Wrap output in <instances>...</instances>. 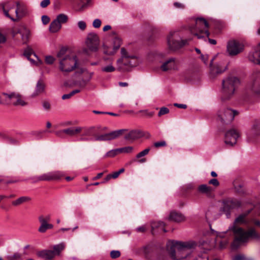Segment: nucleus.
Returning <instances> with one entry per match:
<instances>
[{
	"instance_id": "obj_1",
	"label": "nucleus",
	"mask_w": 260,
	"mask_h": 260,
	"mask_svg": "<svg viewBox=\"0 0 260 260\" xmlns=\"http://www.w3.org/2000/svg\"><path fill=\"white\" fill-rule=\"evenodd\" d=\"M248 211L246 214L240 215L236 218L234 225L232 230L234 234L235 239L231 244L232 249H236L242 244L247 242L250 238H257L259 235L253 228H249L247 231H245L242 228L238 226V225L246 224H248L249 221L246 218V215L249 213Z\"/></svg>"
},
{
	"instance_id": "obj_2",
	"label": "nucleus",
	"mask_w": 260,
	"mask_h": 260,
	"mask_svg": "<svg viewBox=\"0 0 260 260\" xmlns=\"http://www.w3.org/2000/svg\"><path fill=\"white\" fill-rule=\"evenodd\" d=\"M197 243L193 241L186 242L172 241L167 245V249L173 260H189L190 251L194 249Z\"/></svg>"
},
{
	"instance_id": "obj_3",
	"label": "nucleus",
	"mask_w": 260,
	"mask_h": 260,
	"mask_svg": "<svg viewBox=\"0 0 260 260\" xmlns=\"http://www.w3.org/2000/svg\"><path fill=\"white\" fill-rule=\"evenodd\" d=\"M59 69L63 73L74 71L78 64V59L74 54L68 53L65 48H62L57 53Z\"/></svg>"
},
{
	"instance_id": "obj_4",
	"label": "nucleus",
	"mask_w": 260,
	"mask_h": 260,
	"mask_svg": "<svg viewBox=\"0 0 260 260\" xmlns=\"http://www.w3.org/2000/svg\"><path fill=\"white\" fill-rule=\"evenodd\" d=\"M209 27V23L203 18H197L196 19L195 24L189 27V31L192 35L199 39H208L209 43L211 45H215L217 42L214 39H210V32L208 30Z\"/></svg>"
},
{
	"instance_id": "obj_5",
	"label": "nucleus",
	"mask_w": 260,
	"mask_h": 260,
	"mask_svg": "<svg viewBox=\"0 0 260 260\" xmlns=\"http://www.w3.org/2000/svg\"><path fill=\"white\" fill-rule=\"evenodd\" d=\"M187 42L188 40L182 39L181 32L178 31H170L167 38L168 46L170 49L173 51L182 47Z\"/></svg>"
},
{
	"instance_id": "obj_6",
	"label": "nucleus",
	"mask_w": 260,
	"mask_h": 260,
	"mask_svg": "<svg viewBox=\"0 0 260 260\" xmlns=\"http://www.w3.org/2000/svg\"><path fill=\"white\" fill-rule=\"evenodd\" d=\"M11 32L13 38L16 37L17 34H20L23 44H26L28 41L30 31L25 26L22 25L15 26L12 28Z\"/></svg>"
},
{
	"instance_id": "obj_7",
	"label": "nucleus",
	"mask_w": 260,
	"mask_h": 260,
	"mask_svg": "<svg viewBox=\"0 0 260 260\" xmlns=\"http://www.w3.org/2000/svg\"><path fill=\"white\" fill-rule=\"evenodd\" d=\"M8 105L12 104L15 106H25L28 103L24 98L19 93L17 92H8Z\"/></svg>"
},
{
	"instance_id": "obj_8",
	"label": "nucleus",
	"mask_w": 260,
	"mask_h": 260,
	"mask_svg": "<svg viewBox=\"0 0 260 260\" xmlns=\"http://www.w3.org/2000/svg\"><path fill=\"white\" fill-rule=\"evenodd\" d=\"M99 42V38L96 34L91 32L88 35L86 43L89 50L92 52L98 51Z\"/></svg>"
},
{
	"instance_id": "obj_9",
	"label": "nucleus",
	"mask_w": 260,
	"mask_h": 260,
	"mask_svg": "<svg viewBox=\"0 0 260 260\" xmlns=\"http://www.w3.org/2000/svg\"><path fill=\"white\" fill-rule=\"evenodd\" d=\"M244 49V45L240 42L232 40L229 41V55L235 56Z\"/></svg>"
},
{
	"instance_id": "obj_10",
	"label": "nucleus",
	"mask_w": 260,
	"mask_h": 260,
	"mask_svg": "<svg viewBox=\"0 0 260 260\" xmlns=\"http://www.w3.org/2000/svg\"><path fill=\"white\" fill-rule=\"evenodd\" d=\"M15 5L16 10L15 13L16 18H14V19H15L14 21V22L18 21L28 14L27 7L23 2L17 1L15 2Z\"/></svg>"
},
{
	"instance_id": "obj_11",
	"label": "nucleus",
	"mask_w": 260,
	"mask_h": 260,
	"mask_svg": "<svg viewBox=\"0 0 260 260\" xmlns=\"http://www.w3.org/2000/svg\"><path fill=\"white\" fill-rule=\"evenodd\" d=\"M125 129H119L112 131L109 133L98 136L95 137L94 140L99 141H106L114 140L122 135Z\"/></svg>"
},
{
	"instance_id": "obj_12",
	"label": "nucleus",
	"mask_w": 260,
	"mask_h": 260,
	"mask_svg": "<svg viewBox=\"0 0 260 260\" xmlns=\"http://www.w3.org/2000/svg\"><path fill=\"white\" fill-rule=\"evenodd\" d=\"M82 130V127L80 126L71 127L68 128L59 130L55 132V135L60 138H64V134L70 137L76 136Z\"/></svg>"
},
{
	"instance_id": "obj_13",
	"label": "nucleus",
	"mask_w": 260,
	"mask_h": 260,
	"mask_svg": "<svg viewBox=\"0 0 260 260\" xmlns=\"http://www.w3.org/2000/svg\"><path fill=\"white\" fill-rule=\"evenodd\" d=\"M253 80L250 86V89L256 94L260 93V71L256 72L251 75Z\"/></svg>"
},
{
	"instance_id": "obj_14",
	"label": "nucleus",
	"mask_w": 260,
	"mask_h": 260,
	"mask_svg": "<svg viewBox=\"0 0 260 260\" xmlns=\"http://www.w3.org/2000/svg\"><path fill=\"white\" fill-rule=\"evenodd\" d=\"M240 137V134L238 129L232 127L229 129V146H234Z\"/></svg>"
},
{
	"instance_id": "obj_15",
	"label": "nucleus",
	"mask_w": 260,
	"mask_h": 260,
	"mask_svg": "<svg viewBox=\"0 0 260 260\" xmlns=\"http://www.w3.org/2000/svg\"><path fill=\"white\" fill-rule=\"evenodd\" d=\"M240 84L239 79L236 77H229V96L233 95Z\"/></svg>"
},
{
	"instance_id": "obj_16",
	"label": "nucleus",
	"mask_w": 260,
	"mask_h": 260,
	"mask_svg": "<svg viewBox=\"0 0 260 260\" xmlns=\"http://www.w3.org/2000/svg\"><path fill=\"white\" fill-rule=\"evenodd\" d=\"M178 62L175 58H171L166 60L161 66V69L163 71L171 70H177Z\"/></svg>"
},
{
	"instance_id": "obj_17",
	"label": "nucleus",
	"mask_w": 260,
	"mask_h": 260,
	"mask_svg": "<svg viewBox=\"0 0 260 260\" xmlns=\"http://www.w3.org/2000/svg\"><path fill=\"white\" fill-rule=\"evenodd\" d=\"M248 59L254 63L260 64V43L254 48L253 51L249 53Z\"/></svg>"
},
{
	"instance_id": "obj_18",
	"label": "nucleus",
	"mask_w": 260,
	"mask_h": 260,
	"mask_svg": "<svg viewBox=\"0 0 260 260\" xmlns=\"http://www.w3.org/2000/svg\"><path fill=\"white\" fill-rule=\"evenodd\" d=\"M143 131L139 129H133L125 135L124 139L132 142L143 137Z\"/></svg>"
},
{
	"instance_id": "obj_19",
	"label": "nucleus",
	"mask_w": 260,
	"mask_h": 260,
	"mask_svg": "<svg viewBox=\"0 0 260 260\" xmlns=\"http://www.w3.org/2000/svg\"><path fill=\"white\" fill-rule=\"evenodd\" d=\"M15 5V3H12L10 2H6L1 4V7L5 15L10 18L12 21H15L14 18L12 17L9 13L10 10L13 9Z\"/></svg>"
},
{
	"instance_id": "obj_20",
	"label": "nucleus",
	"mask_w": 260,
	"mask_h": 260,
	"mask_svg": "<svg viewBox=\"0 0 260 260\" xmlns=\"http://www.w3.org/2000/svg\"><path fill=\"white\" fill-rule=\"evenodd\" d=\"M227 231L223 233H218L216 235V243H219V248L222 249L225 248L227 245V240L225 237Z\"/></svg>"
},
{
	"instance_id": "obj_21",
	"label": "nucleus",
	"mask_w": 260,
	"mask_h": 260,
	"mask_svg": "<svg viewBox=\"0 0 260 260\" xmlns=\"http://www.w3.org/2000/svg\"><path fill=\"white\" fill-rule=\"evenodd\" d=\"M227 119V108L223 107L221 108L217 113V121L221 126L226 125Z\"/></svg>"
},
{
	"instance_id": "obj_22",
	"label": "nucleus",
	"mask_w": 260,
	"mask_h": 260,
	"mask_svg": "<svg viewBox=\"0 0 260 260\" xmlns=\"http://www.w3.org/2000/svg\"><path fill=\"white\" fill-rule=\"evenodd\" d=\"M45 85L42 80H39L36 84L35 90L31 94L33 98L36 97L45 92Z\"/></svg>"
},
{
	"instance_id": "obj_23",
	"label": "nucleus",
	"mask_w": 260,
	"mask_h": 260,
	"mask_svg": "<svg viewBox=\"0 0 260 260\" xmlns=\"http://www.w3.org/2000/svg\"><path fill=\"white\" fill-rule=\"evenodd\" d=\"M198 190L201 193L205 194L207 197H211L214 189L211 186L203 184L198 186Z\"/></svg>"
},
{
	"instance_id": "obj_24",
	"label": "nucleus",
	"mask_w": 260,
	"mask_h": 260,
	"mask_svg": "<svg viewBox=\"0 0 260 260\" xmlns=\"http://www.w3.org/2000/svg\"><path fill=\"white\" fill-rule=\"evenodd\" d=\"M39 220L41 223V225L39 227L38 231L39 232L43 233H45L48 229H51L53 228V225L52 224L48 223L43 218V215H41L39 217Z\"/></svg>"
},
{
	"instance_id": "obj_25",
	"label": "nucleus",
	"mask_w": 260,
	"mask_h": 260,
	"mask_svg": "<svg viewBox=\"0 0 260 260\" xmlns=\"http://www.w3.org/2000/svg\"><path fill=\"white\" fill-rule=\"evenodd\" d=\"M113 49L112 51L104 50V53L108 55H113L120 48L121 44V40L118 37H115L113 39Z\"/></svg>"
},
{
	"instance_id": "obj_26",
	"label": "nucleus",
	"mask_w": 260,
	"mask_h": 260,
	"mask_svg": "<svg viewBox=\"0 0 260 260\" xmlns=\"http://www.w3.org/2000/svg\"><path fill=\"white\" fill-rule=\"evenodd\" d=\"M259 135H260L259 128L256 125H253L247 133V140L248 141H251L253 138Z\"/></svg>"
},
{
	"instance_id": "obj_27",
	"label": "nucleus",
	"mask_w": 260,
	"mask_h": 260,
	"mask_svg": "<svg viewBox=\"0 0 260 260\" xmlns=\"http://www.w3.org/2000/svg\"><path fill=\"white\" fill-rule=\"evenodd\" d=\"M38 256L45 260H51L54 257V253L51 250H44L38 252Z\"/></svg>"
},
{
	"instance_id": "obj_28",
	"label": "nucleus",
	"mask_w": 260,
	"mask_h": 260,
	"mask_svg": "<svg viewBox=\"0 0 260 260\" xmlns=\"http://www.w3.org/2000/svg\"><path fill=\"white\" fill-rule=\"evenodd\" d=\"M169 219L175 222H181L184 219V217L182 214L172 211L170 214Z\"/></svg>"
},
{
	"instance_id": "obj_29",
	"label": "nucleus",
	"mask_w": 260,
	"mask_h": 260,
	"mask_svg": "<svg viewBox=\"0 0 260 260\" xmlns=\"http://www.w3.org/2000/svg\"><path fill=\"white\" fill-rule=\"evenodd\" d=\"M31 198L28 196H21L12 202V204L14 206H18L25 203L30 201Z\"/></svg>"
},
{
	"instance_id": "obj_30",
	"label": "nucleus",
	"mask_w": 260,
	"mask_h": 260,
	"mask_svg": "<svg viewBox=\"0 0 260 260\" xmlns=\"http://www.w3.org/2000/svg\"><path fill=\"white\" fill-rule=\"evenodd\" d=\"M228 68V64L223 63H219L213 67L212 72L217 74L222 73Z\"/></svg>"
},
{
	"instance_id": "obj_31",
	"label": "nucleus",
	"mask_w": 260,
	"mask_h": 260,
	"mask_svg": "<svg viewBox=\"0 0 260 260\" xmlns=\"http://www.w3.org/2000/svg\"><path fill=\"white\" fill-rule=\"evenodd\" d=\"M138 64V58L134 55L130 56L129 58L125 60L122 64L125 66L134 67Z\"/></svg>"
},
{
	"instance_id": "obj_32",
	"label": "nucleus",
	"mask_w": 260,
	"mask_h": 260,
	"mask_svg": "<svg viewBox=\"0 0 260 260\" xmlns=\"http://www.w3.org/2000/svg\"><path fill=\"white\" fill-rule=\"evenodd\" d=\"M165 224L162 221H152L151 223V232L153 234H154V230L157 229H162L164 232H166V230L164 229Z\"/></svg>"
},
{
	"instance_id": "obj_33",
	"label": "nucleus",
	"mask_w": 260,
	"mask_h": 260,
	"mask_svg": "<svg viewBox=\"0 0 260 260\" xmlns=\"http://www.w3.org/2000/svg\"><path fill=\"white\" fill-rule=\"evenodd\" d=\"M121 58H119L117 60V63L119 66V68L120 69H121L122 68V63L123 62L129 57L130 56L127 55V52L126 50L124 48H122L121 49Z\"/></svg>"
},
{
	"instance_id": "obj_34",
	"label": "nucleus",
	"mask_w": 260,
	"mask_h": 260,
	"mask_svg": "<svg viewBox=\"0 0 260 260\" xmlns=\"http://www.w3.org/2000/svg\"><path fill=\"white\" fill-rule=\"evenodd\" d=\"M150 149L149 148H146L144 149V150L142 151L141 152L138 153L136 156V158L137 159H139L138 160V162L139 163H144L146 161V159L145 158H142L141 157L147 155L150 151Z\"/></svg>"
},
{
	"instance_id": "obj_35",
	"label": "nucleus",
	"mask_w": 260,
	"mask_h": 260,
	"mask_svg": "<svg viewBox=\"0 0 260 260\" xmlns=\"http://www.w3.org/2000/svg\"><path fill=\"white\" fill-rule=\"evenodd\" d=\"M33 54L35 57H37V55L34 52L30 46H27L24 50L23 55L25 56L28 60H30L31 63H35V60L31 59H30L29 57L31 55Z\"/></svg>"
},
{
	"instance_id": "obj_36",
	"label": "nucleus",
	"mask_w": 260,
	"mask_h": 260,
	"mask_svg": "<svg viewBox=\"0 0 260 260\" xmlns=\"http://www.w3.org/2000/svg\"><path fill=\"white\" fill-rule=\"evenodd\" d=\"M61 27V25L54 19L50 24L49 30L51 32H57Z\"/></svg>"
},
{
	"instance_id": "obj_37",
	"label": "nucleus",
	"mask_w": 260,
	"mask_h": 260,
	"mask_svg": "<svg viewBox=\"0 0 260 260\" xmlns=\"http://www.w3.org/2000/svg\"><path fill=\"white\" fill-rule=\"evenodd\" d=\"M65 247L64 243H61L59 244L55 245L53 246V250H52L54 253V255H59Z\"/></svg>"
},
{
	"instance_id": "obj_38",
	"label": "nucleus",
	"mask_w": 260,
	"mask_h": 260,
	"mask_svg": "<svg viewBox=\"0 0 260 260\" xmlns=\"http://www.w3.org/2000/svg\"><path fill=\"white\" fill-rule=\"evenodd\" d=\"M55 20L61 25L66 23L68 20V16L64 14H60L56 16Z\"/></svg>"
},
{
	"instance_id": "obj_39",
	"label": "nucleus",
	"mask_w": 260,
	"mask_h": 260,
	"mask_svg": "<svg viewBox=\"0 0 260 260\" xmlns=\"http://www.w3.org/2000/svg\"><path fill=\"white\" fill-rule=\"evenodd\" d=\"M117 149L119 153H132L134 150L133 146H126Z\"/></svg>"
},
{
	"instance_id": "obj_40",
	"label": "nucleus",
	"mask_w": 260,
	"mask_h": 260,
	"mask_svg": "<svg viewBox=\"0 0 260 260\" xmlns=\"http://www.w3.org/2000/svg\"><path fill=\"white\" fill-rule=\"evenodd\" d=\"M91 2V0H80V2L78 4L79 10L82 11L86 8Z\"/></svg>"
},
{
	"instance_id": "obj_41",
	"label": "nucleus",
	"mask_w": 260,
	"mask_h": 260,
	"mask_svg": "<svg viewBox=\"0 0 260 260\" xmlns=\"http://www.w3.org/2000/svg\"><path fill=\"white\" fill-rule=\"evenodd\" d=\"M39 181H51L52 180L51 172L42 174L38 177Z\"/></svg>"
},
{
	"instance_id": "obj_42",
	"label": "nucleus",
	"mask_w": 260,
	"mask_h": 260,
	"mask_svg": "<svg viewBox=\"0 0 260 260\" xmlns=\"http://www.w3.org/2000/svg\"><path fill=\"white\" fill-rule=\"evenodd\" d=\"M8 93L3 92L0 93V104L8 105Z\"/></svg>"
},
{
	"instance_id": "obj_43",
	"label": "nucleus",
	"mask_w": 260,
	"mask_h": 260,
	"mask_svg": "<svg viewBox=\"0 0 260 260\" xmlns=\"http://www.w3.org/2000/svg\"><path fill=\"white\" fill-rule=\"evenodd\" d=\"M239 112L238 111L229 109V121H232L234 120L235 117L238 115Z\"/></svg>"
},
{
	"instance_id": "obj_44",
	"label": "nucleus",
	"mask_w": 260,
	"mask_h": 260,
	"mask_svg": "<svg viewBox=\"0 0 260 260\" xmlns=\"http://www.w3.org/2000/svg\"><path fill=\"white\" fill-rule=\"evenodd\" d=\"M220 204V211H223L228 216V201L223 200Z\"/></svg>"
},
{
	"instance_id": "obj_45",
	"label": "nucleus",
	"mask_w": 260,
	"mask_h": 260,
	"mask_svg": "<svg viewBox=\"0 0 260 260\" xmlns=\"http://www.w3.org/2000/svg\"><path fill=\"white\" fill-rule=\"evenodd\" d=\"M219 58L220 59H224L225 61L226 59V55L225 54L218 53L216 55H215L210 61V66H212L213 63V61Z\"/></svg>"
},
{
	"instance_id": "obj_46",
	"label": "nucleus",
	"mask_w": 260,
	"mask_h": 260,
	"mask_svg": "<svg viewBox=\"0 0 260 260\" xmlns=\"http://www.w3.org/2000/svg\"><path fill=\"white\" fill-rule=\"evenodd\" d=\"M52 180H58L63 176V173L60 171L51 172Z\"/></svg>"
},
{
	"instance_id": "obj_47",
	"label": "nucleus",
	"mask_w": 260,
	"mask_h": 260,
	"mask_svg": "<svg viewBox=\"0 0 260 260\" xmlns=\"http://www.w3.org/2000/svg\"><path fill=\"white\" fill-rule=\"evenodd\" d=\"M119 154L118 149H112L109 151L105 155V157H113Z\"/></svg>"
},
{
	"instance_id": "obj_48",
	"label": "nucleus",
	"mask_w": 260,
	"mask_h": 260,
	"mask_svg": "<svg viewBox=\"0 0 260 260\" xmlns=\"http://www.w3.org/2000/svg\"><path fill=\"white\" fill-rule=\"evenodd\" d=\"M101 70L103 72L111 73L114 72L115 70V68L111 64H110L102 67Z\"/></svg>"
},
{
	"instance_id": "obj_49",
	"label": "nucleus",
	"mask_w": 260,
	"mask_h": 260,
	"mask_svg": "<svg viewBox=\"0 0 260 260\" xmlns=\"http://www.w3.org/2000/svg\"><path fill=\"white\" fill-rule=\"evenodd\" d=\"M93 129V127H85L83 128L82 129H84V133L83 134V136H90L91 135V132L92 131Z\"/></svg>"
},
{
	"instance_id": "obj_50",
	"label": "nucleus",
	"mask_w": 260,
	"mask_h": 260,
	"mask_svg": "<svg viewBox=\"0 0 260 260\" xmlns=\"http://www.w3.org/2000/svg\"><path fill=\"white\" fill-rule=\"evenodd\" d=\"M169 112V109L167 107H161L160 109V110L158 113V116H161V115L168 114Z\"/></svg>"
},
{
	"instance_id": "obj_51",
	"label": "nucleus",
	"mask_w": 260,
	"mask_h": 260,
	"mask_svg": "<svg viewBox=\"0 0 260 260\" xmlns=\"http://www.w3.org/2000/svg\"><path fill=\"white\" fill-rule=\"evenodd\" d=\"M139 112L143 113V115L144 116H146L147 117H149V118L151 117L152 116H153V115L154 114V112H150V111H148L147 110H140L139 111Z\"/></svg>"
},
{
	"instance_id": "obj_52",
	"label": "nucleus",
	"mask_w": 260,
	"mask_h": 260,
	"mask_svg": "<svg viewBox=\"0 0 260 260\" xmlns=\"http://www.w3.org/2000/svg\"><path fill=\"white\" fill-rule=\"evenodd\" d=\"M87 81H88L82 79L81 80L76 81L75 84L81 88H84L85 86Z\"/></svg>"
},
{
	"instance_id": "obj_53",
	"label": "nucleus",
	"mask_w": 260,
	"mask_h": 260,
	"mask_svg": "<svg viewBox=\"0 0 260 260\" xmlns=\"http://www.w3.org/2000/svg\"><path fill=\"white\" fill-rule=\"evenodd\" d=\"M120 255V252L118 250H112L110 252V256L112 258H116Z\"/></svg>"
},
{
	"instance_id": "obj_54",
	"label": "nucleus",
	"mask_w": 260,
	"mask_h": 260,
	"mask_svg": "<svg viewBox=\"0 0 260 260\" xmlns=\"http://www.w3.org/2000/svg\"><path fill=\"white\" fill-rule=\"evenodd\" d=\"M55 61V58L52 56L49 55L45 57V62L49 64H52Z\"/></svg>"
},
{
	"instance_id": "obj_55",
	"label": "nucleus",
	"mask_w": 260,
	"mask_h": 260,
	"mask_svg": "<svg viewBox=\"0 0 260 260\" xmlns=\"http://www.w3.org/2000/svg\"><path fill=\"white\" fill-rule=\"evenodd\" d=\"M228 82L227 81L225 80H223L222 81V89H221V92L223 94H226V91H227V86H226V83Z\"/></svg>"
},
{
	"instance_id": "obj_56",
	"label": "nucleus",
	"mask_w": 260,
	"mask_h": 260,
	"mask_svg": "<svg viewBox=\"0 0 260 260\" xmlns=\"http://www.w3.org/2000/svg\"><path fill=\"white\" fill-rule=\"evenodd\" d=\"M78 26L81 30H84L86 28V24L84 21H79L78 22Z\"/></svg>"
},
{
	"instance_id": "obj_57",
	"label": "nucleus",
	"mask_w": 260,
	"mask_h": 260,
	"mask_svg": "<svg viewBox=\"0 0 260 260\" xmlns=\"http://www.w3.org/2000/svg\"><path fill=\"white\" fill-rule=\"evenodd\" d=\"M101 21L99 19H95L92 23L93 27L96 28H99L101 25Z\"/></svg>"
},
{
	"instance_id": "obj_58",
	"label": "nucleus",
	"mask_w": 260,
	"mask_h": 260,
	"mask_svg": "<svg viewBox=\"0 0 260 260\" xmlns=\"http://www.w3.org/2000/svg\"><path fill=\"white\" fill-rule=\"evenodd\" d=\"M209 184L212 185L215 187H217L219 185V182L216 179H212L210 180L208 182Z\"/></svg>"
},
{
	"instance_id": "obj_59",
	"label": "nucleus",
	"mask_w": 260,
	"mask_h": 260,
	"mask_svg": "<svg viewBox=\"0 0 260 260\" xmlns=\"http://www.w3.org/2000/svg\"><path fill=\"white\" fill-rule=\"evenodd\" d=\"M166 142L165 141L157 142L154 143V146L156 148L166 146Z\"/></svg>"
},
{
	"instance_id": "obj_60",
	"label": "nucleus",
	"mask_w": 260,
	"mask_h": 260,
	"mask_svg": "<svg viewBox=\"0 0 260 260\" xmlns=\"http://www.w3.org/2000/svg\"><path fill=\"white\" fill-rule=\"evenodd\" d=\"M50 4V0H43L40 3V6L43 8H46Z\"/></svg>"
},
{
	"instance_id": "obj_61",
	"label": "nucleus",
	"mask_w": 260,
	"mask_h": 260,
	"mask_svg": "<svg viewBox=\"0 0 260 260\" xmlns=\"http://www.w3.org/2000/svg\"><path fill=\"white\" fill-rule=\"evenodd\" d=\"M42 21L44 24L46 25L49 22L50 18L47 15H43L42 16Z\"/></svg>"
},
{
	"instance_id": "obj_62",
	"label": "nucleus",
	"mask_w": 260,
	"mask_h": 260,
	"mask_svg": "<svg viewBox=\"0 0 260 260\" xmlns=\"http://www.w3.org/2000/svg\"><path fill=\"white\" fill-rule=\"evenodd\" d=\"M43 107L44 109L46 110H49L50 109V103L47 101H44L43 102Z\"/></svg>"
},
{
	"instance_id": "obj_63",
	"label": "nucleus",
	"mask_w": 260,
	"mask_h": 260,
	"mask_svg": "<svg viewBox=\"0 0 260 260\" xmlns=\"http://www.w3.org/2000/svg\"><path fill=\"white\" fill-rule=\"evenodd\" d=\"M174 6L175 8L178 9H182L184 8V5L183 4L178 2H175L174 3Z\"/></svg>"
},
{
	"instance_id": "obj_64",
	"label": "nucleus",
	"mask_w": 260,
	"mask_h": 260,
	"mask_svg": "<svg viewBox=\"0 0 260 260\" xmlns=\"http://www.w3.org/2000/svg\"><path fill=\"white\" fill-rule=\"evenodd\" d=\"M233 260H244V255L238 254L233 257Z\"/></svg>"
}]
</instances>
